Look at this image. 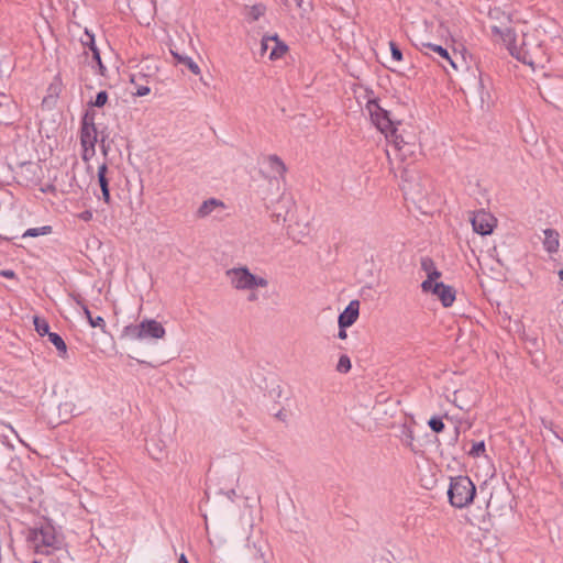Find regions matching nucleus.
Instances as JSON below:
<instances>
[{
	"label": "nucleus",
	"mask_w": 563,
	"mask_h": 563,
	"mask_svg": "<svg viewBox=\"0 0 563 563\" xmlns=\"http://www.w3.org/2000/svg\"><path fill=\"white\" fill-rule=\"evenodd\" d=\"M52 230L53 229L51 225H43L40 228H31V229L25 230L21 236L22 238H35V236H40V235H46V234L52 233Z\"/></svg>",
	"instance_id": "22"
},
{
	"label": "nucleus",
	"mask_w": 563,
	"mask_h": 563,
	"mask_svg": "<svg viewBox=\"0 0 563 563\" xmlns=\"http://www.w3.org/2000/svg\"><path fill=\"white\" fill-rule=\"evenodd\" d=\"M295 2L299 8L302 5V0H295Z\"/></svg>",
	"instance_id": "48"
},
{
	"label": "nucleus",
	"mask_w": 563,
	"mask_h": 563,
	"mask_svg": "<svg viewBox=\"0 0 563 563\" xmlns=\"http://www.w3.org/2000/svg\"><path fill=\"white\" fill-rule=\"evenodd\" d=\"M150 91H151L150 87H147V86H139L136 88V91L134 92V95L137 96V97H144V96L148 95Z\"/></svg>",
	"instance_id": "38"
},
{
	"label": "nucleus",
	"mask_w": 563,
	"mask_h": 563,
	"mask_svg": "<svg viewBox=\"0 0 563 563\" xmlns=\"http://www.w3.org/2000/svg\"><path fill=\"white\" fill-rule=\"evenodd\" d=\"M16 114V104L7 95H0V123H12Z\"/></svg>",
	"instance_id": "13"
},
{
	"label": "nucleus",
	"mask_w": 563,
	"mask_h": 563,
	"mask_svg": "<svg viewBox=\"0 0 563 563\" xmlns=\"http://www.w3.org/2000/svg\"><path fill=\"white\" fill-rule=\"evenodd\" d=\"M264 170L263 175L269 179L285 180L288 170L284 161L276 154H269L262 157L261 161Z\"/></svg>",
	"instance_id": "11"
},
{
	"label": "nucleus",
	"mask_w": 563,
	"mask_h": 563,
	"mask_svg": "<svg viewBox=\"0 0 563 563\" xmlns=\"http://www.w3.org/2000/svg\"><path fill=\"white\" fill-rule=\"evenodd\" d=\"M174 56L178 59L179 63L186 65L188 67V69L195 74V75H199L200 74V67L198 66V64L189 56H181V55H178V54H175L173 53Z\"/></svg>",
	"instance_id": "23"
},
{
	"label": "nucleus",
	"mask_w": 563,
	"mask_h": 563,
	"mask_svg": "<svg viewBox=\"0 0 563 563\" xmlns=\"http://www.w3.org/2000/svg\"><path fill=\"white\" fill-rule=\"evenodd\" d=\"M389 48H390L393 60L396 63H401L404 59L402 53H401L400 48L398 47V45L394 41L389 42Z\"/></svg>",
	"instance_id": "30"
},
{
	"label": "nucleus",
	"mask_w": 563,
	"mask_h": 563,
	"mask_svg": "<svg viewBox=\"0 0 563 563\" xmlns=\"http://www.w3.org/2000/svg\"><path fill=\"white\" fill-rule=\"evenodd\" d=\"M108 101V93L107 91H99L96 96V99L93 101V106L96 107H103Z\"/></svg>",
	"instance_id": "35"
},
{
	"label": "nucleus",
	"mask_w": 563,
	"mask_h": 563,
	"mask_svg": "<svg viewBox=\"0 0 563 563\" xmlns=\"http://www.w3.org/2000/svg\"><path fill=\"white\" fill-rule=\"evenodd\" d=\"M222 203H220L217 199H209L207 201H205L198 209V216L199 217H206L208 214H210L214 207L217 206H221Z\"/></svg>",
	"instance_id": "25"
},
{
	"label": "nucleus",
	"mask_w": 563,
	"mask_h": 563,
	"mask_svg": "<svg viewBox=\"0 0 563 563\" xmlns=\"http://www.w3.org/2000/svg\"><path fill=\"white\" fill-rule=\"evenodd\" d=\"M90 52L92 53V59L96 62V64L99 68V74L104 75L106 67L101 62L100 52H99L98 47H92V49H90Z\"/></svg>",
	"instance_id": "31"
},
{
	"label": "nucleus",
	"mask_w": 563,
	"mask_h": 563,
	"mask_svg": "<svg viewBox=\"0 0 563 563\" xmlns=\"http://www.w3.org/2000/svg\"><path fill=\"white\" fill-rule=\"evenodd\" d=\"M247 548L249 549H252L254 551V556L256 559H261V560H264V552L262 550V548L260 545H257L256 543H247Z\"/></svg>",
	"instance_id": "36"
},
{
	"label": "nucleus",
	"mask_w": 563,
	"mask_h": 563,
	"mask_svg": "<svg viewBox=\"0 0 563 563\" xmlns=\"http://www.w3.org/2000/svg\"><path fill=\"white\" fill-rule=\"evenodd\" d=\"M287 45L284 44L276 35V41H273L272 49L268 54L269 59L274 60L280 58L287 52Z\"/></svg>",
	"instance_id": "20"
},
{
	"label": "nucleus",
	"mask_w": 563,
	"mask_h": 563,
	"mask_svg": "<svg viewBox=\"0 0 563 563\" xmlns=\"http://www.w3.org/2000/svg\"><path fill=\"white\" fill-rule=\"evenodd\" d=\"M108 174V166L106 163L101 164L98 167V183L102 192V200L106 203H110L111 196H110V189H109V179L107 177Z\"/></svg>",
	"instance_id": "14"
},
{
	"label": "nucleus",
	"mask_w": 563,
	"mask_h": 563,
	"mask_svg": "<svg viewBox=\"0 0 563 563\" xmlns=\"http://www.w3.org/2000/svg\"><path fill=\"white\" fill-rule=\"evenodd\" d=\"M420 265H421V271L424 273L426 275V278L423 280H437V279H440L442 274L441 272L438 269L435 263L433 260L429 258V257H422L421 258V262H420Z\"/></svg>",
	"instance_id": "15"
},
{
	"label": "nucleus",
	"mask_w": 563,
	"mask_h": 563,
	"mask_svg": "<svg viewBox=\"0 0 563 563\" xmlns=\"http://www.w3.org/2000/svg\"><path fill=\"white\" fill-rule=\"evenodd\" d=\"M420 52L423 55L431 57L445 70L446 64L455 71H459L461 68V64L457 60V52L455 49L450 52L446 47L435 44L429 40H422L420 42Z\"/></svg>",
	"instance_id": "7"
},
{
	"label": "nucleus",
	"mask_w": 563,
	"mask_h": 563,
	"mask_svg": "<svg viewBox=\"0 0 563 563\" xmlns=\"http://www.w3.org/2000/svg\"><path fill=\"white\" fill-rule=\"evenodd\" d=\"M165 334V328L155 319H144L139 324L125 325L122 331V335L132 341L158 340Z\"/></svg>",
	"instance_id": "6"
},
{
	"label": "nucleus",
	"mask_w": 563,
	"mask_h": 563,
	"mask_svg": "<svg viewBox=\"0 0 563 563\" xmlns=\"http://www.w3.org/2000/svg\"><path fill=\"white\" fill-rule=\"evenodd\" d=\"M476 495V486L467 476L452 477L450 481L448 497L449 503L454 508L468 507Z\"/></svg>",
	"instance_id": "5"
},
{
	"label": "nucleus",
	"mask_w": 563,
	"mask_h": 563,
	"mask_svg": "<svg viewBox=\"0 0 563 563\" xmlns=\"http://www.w3.org/2000/svg\"><path fill=\"white\" fill-rule=\"evenodd\" d=\"M485 452H486V446H485L484 441L473 442L472 448L468 451V455L472 457H479V456L484 455Z\"/></svg>",
	"instance_id": "28"
},
{
	"label": "nucleus",
	"mask_w": 563,
	"mask_h": 563,
	"mask_svg": "<svg viewBox=\"0 0 563 563\" xmlns=\"http://www.w3.org/2000/svg\"><path fill=\"white\" fill-rule=\"evenodd\" d=\"M352 325V301L345 307L344 311L339 316V333L342 340L347 338L346 328Z\"/></svg>",
	"instance_id": "16"
},
{
	"label": "nucleus",
	"mask_w": 563,
	"mask_h": 563,
	"mask_svg": "<svg viewBox=\"0 0 563 563\" xmlns=\"http://www.w3.org/2000/svg\"><path fill=\"white\" fill-rule=\"evenodd\" d=\"M80 42L82 46L88 47L89 51L92 49V47H97L95 43V35L87 29L85 30L84 35L80 37Z\"/></svg>",
	"instance_id": "29"
},
{
	"label": "nucleus",
	"mask_w": 563,
	"mask_h": 563,
	"mask_svg": "<svg viewBox=\"0 0 563 563\" xmlns=\"http://www.w3.org/2000/svg\"><path fill=\"white\" fill-rule=\"evenodd\" d=\"M225 495L229 499L233 500V497L235 496V490L231 489Z\"/></svg>",
	"instance_id": "46"
},
{
	"label": "nucleus",
	"mask_w": 563,
	"mask_h": 563,
	"mask_svg": "<svg viewBox=\"0 0 563 563\" xmlns=\"http://www.w3.org/2000/svg\"><path fill=\"white\" fill-rule=\"evenodd\" d=\"M296 202L290 194L283 192L273 203L272 218L276 223L290 221L292 218Z\"/></svg>",
	"instance_id": "9"
},
{
	"label": "nucleus",
	"mask_w": 563,
	"mask_h": 563,
	"mask_svg": "<svg viewBox=\"0 0 563 563\" xmlns=\"http://www.w3.org/2000/svg\"><path fill=\"white\" fill-rule=\"evenodd\" d=\"M71 298L84 311V307H87V305L84 302L82 298L79 295H71Z\"/></svg>",
	"instance_id": "40"
},
{
	"label": "nucleus",
	"mask_w": 563,
	"mask_h": 563,
	"mask_svg": "<svg viewBox=\"0 0 563 563\" xmlns=\"http://www.w3.org/2000/svg\"><path fill=\"white\" fill-rule=\"evenodd\" d=\"M421 290L426 295L434 296L445 308L451 307L455 301V290L440 279L422 280Z\"/></svg>",
	"instance_id": "8"
},
{
	"label": "nucleus",
	"mask_w": 563,
	"mask_h": 563,
	"mask_svg": "<svg viewBox=\"0 0 563 563\" xmlns=\"http://www.w3.org/2000/svg\"><path fill=\"white\" fill-rule=\"evenodd\" d=\"M80 218L85 221H88L92 218V213L90 211H84L80 213Z\"/></svg>",
	"instance_id": "42"
},
{
	"label": "nucleus",
	"mask_w": 563,
	"mask_h": 563,
	"mask_svg": "<svg viewBox=\"0 0 563 563\" xmlns=\"http://www.w3.org/2000/svg\"><path fill=\"white\" fill-rule=\"evenodd\" d=\"M166 444L165 442L157 440L155 438H152L146 443V450L148 451L150 455L158 461L162 460L165 453Z\"/></svg>",
	"instance_id": "17"
},
{
	"label": "nucleus",
	"mask_w": 563,
	"mask_h": 563,
	"mask_svg": "<svg viewBox=\"0 0 563 563\" xmlns=\"http://www.w3.org/2000/svg\"><path fill=\"white\" fill-rule=\"evenodd\" d=\"M354 93H356L358 103L364 106L365 111L368 113L377 129L384 133L386 137L389 136V133L391 136L395 135V126L388 118L387 112L378 104L374 92L360 86L357 89H354Z\"/></svg>",
	"instance_id": "3"
},
{
	"label": "nucleus",
	"mask_w": 563,
	"mask_h": 563,
	"mask_svg": "<svg viewBox=\"0 0 563 563\" xmlns=\"http://www.w3.org/2000/svg\"><path fill=\"white\" fill-rule=\"evenodd\" d=\"M543 234H544L543 243L545 246H559L560 235L555 230L547 229V230H544Z\"/></svg>",
	"instance_id": "24"
},
{
	"label": "nucleus",
	"mask_w": 563,
	"mask_h": 563,
	"mask_svg": "<svg viewBox=\"0 0 563 563\" xmlns=\"http://www.w3.org/2000/svg\"><path fill=\"white\" fill-rule=\"evenodd\" d=\"M266 12V5L263 3H256L254 5L245 7L244 15L245 19L252 23L262 18Z\"/></svg>",
	"instance_id": "18"
},
{
	"label": "nucleus",
	"mask_w": 563,
	"mask_h": 563,
	"mask_svg": "<svg viewBox=\"0 0 563 563\" xmlns=\"http://www.w3.org/2000/svg\"><path fill=\"white\" fill-rule=\"evenodd\" d=\"M98 141L97 128L95 124V117L86 112L81 119L80 126V145L81 146H96Z\"/></svg>",
	"instance_id": "12"
},
{
	"label": "nucleus",
	"mask_w": 563,
	"mask_h": 563,
	"mask_svg": "<svg viewBox=\"0 0 563 563\" xmlns=\"http://www.w3.org/2000/svg\"><path fill=\"white\" fill-rule=\"evenodd\" d=\"M26 542L30 549L41 554H51L60 547L56 530L48 522L30 528L26 532Z\"/></svg>",
	"instance_id": "4"
},
{
	"label": "nucleus",
	"mask_w": 563,
	"mask_h": 563,
	"mask_svg": "<svg viewBox=\"0 0 563 563\" xmlns=\"http://www.w3.org/2000/svg\"><path fill=\"white\" fill-rule=\"evenodd\" d=\"M5 427L9 428L19 438L18 432L15 431V429L10 423L5 424Z\"/></svg>",
	"instance_id": "47"
},
{
	"label": "nucleus",
	"mask_w": 563,
	"mask_h": 563,
	"mask_svg": "<svg viewBox=\"0 0 563 563\" xmlns=\"http://www.w3.org/2000/svg\"><path fill=\"white\" fill-rule=\"evenodd\" d=\"M178 563H189L184 553L180 554V556L178 559Z\"/></svg>",
	"instance_id": "45"
},
{
	"label": "nucleus",
	"mask_w": 563,
	"mask_h": 563,
	"mask_svg": "<svg viewBox=\"0 0 563 563\" xmlns=\"http://www.w3.org/2000/svg\"><path fill=\"white\" fill-rule=\"evenodd\" d=\"M0 275L5 278H13L15 277V273L12 269H3L0 272Z\"/></svg>",
	"instance_id": "41"
},
{
	"label": "nucleus",
	"mask_w": 563,
	"mask_h": 563,
	"mask_svg": "<svg viewBox=\"0 0 563 563\" xmlns=\"http://www.w3.org/2000/svg\"><path fill=\"white\" fill-rule=\"evenodd\" d=\"M357 317H358V301L354 300V321L357 319Z\"/></svg>",
	"instance_id": "44"
},
{
	"label": "nucleus",
	"mask_w": 563,
	"mask_h": 563,
	"mask_svg": "<svg viewBox=\"0 0 563 563\" xmlns=\"http://www.w3.org/2000/svg\"><path fill=\"white\" fill-rule=\"evenodd\" d=\"M352 368L351 358L347 354H342L335 366L336 372L341 374L347 373Z\"/></svg>",
	"instance_id": "27"
},
{
	"label": "nucleus",
	"mask_w": 563,
	"mask_h": 563,
	"mask_svg": "<svg viewBox=\"0 0 563 563\" xmlns=\"http://www.w3.org/2000/svg\"><path fill=\"white\" fill-rule=\"evenodd\" d=\"M48 340L49 342L56 347V350L59 353V356L66 357L67 355V345L64 341V339L56 332L48 333Z\"/></svg>",
	"instance_id": "19"
},
{
	"label": "nucleus",
	"mask_w": 563,
	"mask_h": 563,
	"mask_svg": "<svg viewBox=\"0 0 563 563\" xmlns=\"http://www.w3.org/2000/svg\"><path fill=\"white\" fill-rule=\"evenodd\" d=\"M492 15L493 20H498L492 29L493 40L506 46L509 53L518 60L533 66L542 60L543 51L539 44L529 46L526 42L521 46L516 44V32L510 26V18L505 13L497 12Z\"/></svg>",
	"instance_id": "1"
},
{
	"label": "nucleus",
	"mask_w": 563,
	"mask_h": 563,
	"mask_svg": "<svg viewBox=\"0 0 563 563\" xmlns=\"http://www.w3.org/2000/svg\"><path fill=\"white\" fill-rule=\"evenodd\" d=\"M225 277L236 291H249L247 300L254 302L258 299L255 290L266 288L268 280L264 276L255 275L244 265H236L225 271Z\"/></svg>",
	"instance_id": "2"
},
{
	"label": "nucleus",
	"mask_w": 563,
	"mask_h": 563,
	"mask_svg": "<svg viewBox=\"0 0 563 563\" xmlns=\"http://www.w3.org/2000/svg\"><path fill=\"white\" fill-rule=\"evenodd\" d=\"M559 277H560V279H561V280H563V269H561V271L559 272Z\"/></svg>",
	"instance_id": "49"
},
{
	"label": "nucleus",
	"mask_w": 563,
	"mask_h": 563,
	"mask_svg": "<svg viewBox=\"0 0 563 563\" xmlns=\"http://www.w3.org/2000/svg\"><path fill=\"white\" fill-rule=\"evenodd\" d=\"M389 142H393L396 147H400L401 143L404 142L402 139L397 134V131L395 130V135H390L386 137Z\"/></svg>",
	"instance_id": "37"
},
{
	"label": "nucleus",
	"mask_w": 563,
	"mask_h": 563,
	"mask_svg": "<svg viewBox=\"0 0 563 563\" xmlns=\"http://www.w3.org/2000/svg\"><path fill=\"white\" fill-rule=\"evenodd\" d=\"M435 29H437L438 37L445 38V36L448 34V30L442 24L435 25Z\"/></svg>",
	"instance_id": "39"
},
{
	"label": "nucleus",
	"mask_w": 563,
	"mask_h": 563,
	"mask_svg": "<svg viewBox=\"0 0 563 563\" xmlns=\"http://www.w3.org/2000/svg\"><path fill=\"white\" fill-rule=\"evenodd\" d=\"M81 158L85 162H89L96 154V146H81Z\"/></svg>",
	"instance_id": "34"
},
{
	"label": "nucleus",
	"mask_w": 563,
	"mask_h": 563,
	"mask_svg": "<svg viewBox=\"0 0 563 563\" xmlns=\"http://www.w3.org/2000/svg\"><path fill=\"white\" fill-rule=\"evenodd\" d=\"M470 221L474 232L481 235L492 234L498 223L497 218L493 213L483 209L472 212Z\"/></svg>",
	"instance_id": "10"
},
{
	"label": "nucleus",
	"mask_w": 563,
	"mask_h": 563,
	"mask_svg": "<svg viewBox=\"0 0 563 563\" xmlns=\"http://www.w3.org/2000/svg\"><path fill=\"white\" fill-rule=\"evenodd\" d=\"M63 408H65L66 410H68V409H69V411H70L73 415H76V413L74 412V408H75V405H74V404H71V402H65V404L63 405Z\"/></svg>",
	"instance_id": "43"
},
{
	"label": "nucleus",
	"mask_w": 563,
	"mask_h": 563,
	"mask_svg": "<svg viewBox=\"0 0 563 563\" xmlns=\"http://www.w3.org/2000/svg\"><path fill=\"white\" fill-rule=\"evenodd\" d=\"M428 424L431 428V430H433L437 433L442 432L444 430V423L439 418H435V417L431 418L428 421Z\"/></svg>",
	"instance_id": "33"
},
{
	"label": "nucleus",
	"mask_w": 563,
	"mask_h": 563,
	"mask_svg": "<svg viewBox=\"0 0 563 563\" xmlns=\"http://www.w3.org/2000/svg\"><path fill=\"white\" fill-rule=\"evenodd\" d=\"M84 314L87 318L88 323L92 328H100L102 331L106 329V321L102 317H92L88 307H84Z\"/></svg>",
	"instance_id": "21"
},
{
	"label": "nucleus",
	"mask_w": 563,
	"mask_h": 563,
	"mask_svg": "<svg viewBox=\"0 0 563 563\" xmlns=\"http://www.w3.org/2000/svg\"><path fill=\"white\" fill-rule=\"evenodd\" d=\"M273 41H276V35L264 36L261 41V53L264 55L266 52L272 49Z\"/></svg>",
	"instance_id": "32"
},
{
	"label": "nucleus",
	"mask_w": 563,
	"mask_h": 563,
	"mask_svg": "<svg viewBox=\"0 0 563 563\" xmlns=\"http://www.w3.org/2000/svg\"><path fill=\"white\" fill-rule=\"evenodd\" d=\"M34 327L38 335L44 336L48 335L51 333L49 331V324L45 319H42L40 317H34Z\"/></svg>",
	"instance_id": "26"
}]
</instances>
